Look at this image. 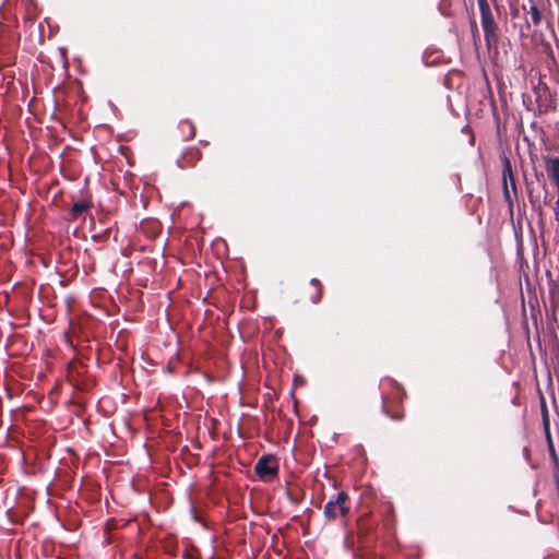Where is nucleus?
<instances>
[{
  "label": "nucleus",
  "instance_id": "obj_6",
  "mask_svg": "<svg viewBox=\"0 0 559 559\" xmlns=\"http://www.w3.org/2000/svg\"><path fill=\"white\" fill-rule=\"evenodd\" d=\"M548 178L559 191V157H544Z\"/></svg>",
  "mask_w": 559,
  "mask_h": 559
},
{
  "label": "nucleus",
  "instance_id": "obj_3",
  "mask_svg": "<svg viewBox=\"0 0 559 559\" xmlns=\"http://www.w3.org/2000/svg\"><path fill=\"white\" fill-rule=\"evenodd\" d=\"M540 406H542V415H543V426H544L545 437L547 440L548 451H549V454L555 463L554 480H555L556 486L559 488V459L557 456L555 444L551 439L548 414H547V409H546L545 400L543 396L540 397Z\"/></svg>",
  "mask_w": 559,
  "mask_h": 559
},
{
  "label": "nucleus",
  "instance_id": "obj_5",
  "mask_svg": "<svg viewBox=\"0 0 559 559\" xmlns=\"http://www.w3.org/2000/svg\"><path fill=\"white\" fill-rule=\"evenodd\" d=\"M273 460V455L264 454L255 463L254 472L261 479L271 478L277 475L278 466L276 464H271Z\"/></svg>",
  "mask_w": 559,
  "mask_h": 559
},
{
  "label": "nucleus",
  "instance_id": "obj_12",
  "mask_svg": "<svg viewBox=\"0 0 559 559\" xmlns=\"http://www.w3.org/2000/svg\"><path fill=\"white\" fill-rule=\"evenodd\" d=\"M390 416H391V418H393V419H401V418H402V416H401V415H390Z\"/></svg>",
  "mask_w": 559,
  "mask_h": 559
},
{
  "label": "nucleus",
  "instance_id": "obj_1",
  "mask_svg": "<svg viewBox=\"0 0 559 559\" xmlns=\"http://www.w3.org/2000/svg\"><path fill=\"white\" fill-rule=\"evenodd\" d=\"M485 41L491 46L497 41V25L487 0H477Z\"/></svg>",
  "mask_w": 559,
  "mask_h": 559
},
{
  "label": "nucleus",
  "instance_id": "obj_13",
  "mask_svg": "<svg viewBox=\"0 0 559 559\" xmlns=\"http://www.w3.org/2000/svg\"><path fill=\"white\" fill-rule=\"evenodd\" d=\"M552 402H554V408L556 409V412H558L555 399H552Z\"/></svg>",
  "mask_w": 559,
  "mask_h": 559
},
{
  "label": "nucleus",
  "instance_id": "obj_8",
  "mask_svg": "<svg viewBox=\"0 0 559 559\" xmlns=\"http://www.w3.org/2000/svg\"><path fill=\"white\" fill-rule=\"evenodd\" d=\"M531 1V7H530V11L527 12V17H526V22L528 23V21L531 20V22L534 24V25H538L540 23V12L539 10L537 9V7L533 3L532 0Z\"/></svg>",
  "mask_w": 559,
  "mask_h": 559
},
{
  "label": "nucleus",
  "instance_id": "obj_2",
  "mask_svg": "<svg viewBox=\"0 0 559 559\" xmlns=\"http://www.w3.org/2000/svg\"><path fill=\"white\" fill-rule=\"evenodd\" d=\"M348 495L345 491H340L334 498L329 500L324 506V516L328 520H335L337 515L346 518L349 514Z\"/></svg>",
  "mask_w": 559,
  "mask_h": 559
},
{
  "label": "nucleus",
  "instance_id": "obj_14",
  "mask_svg": "<svg viewBox=\"0 0 559 559\" xmlns=\"http://www.w3.org/2000/svg\"><path fill=\"white\" fill-rule=\"evenodd\" d=\"M383 411L386 412V405L384 402H383Z\"/></svg>",
  "mask_w": 559,
  "mask_h": 559
},
{
  "label": "nucleus",
  "instance_id": "obj_9",
  "mask_svg": "<svg viewBox=\"0 0 559 559\" xmlns=\"http://www.w3.org/2000/svg\"><path fill=\"white\" fill-rule=\"evenodd\" d=\"M311 284L316 287L317 293L311 297L312 302L317 304L321 299V283L317 278L311 280Z\"/></svg>",
  "mask_w": 559,
  "mask_h": 559
},
{
  "label": "nucleus",
  "instance_id": "obj_11",
  "mask_svg": "<svg viewBox=\"0 0 559 559\" xmlns=\"http://www.w3.org/2000/svg\"><path fill=\"white\" fill-rule=\"evenodd\" d=\"M555 218L559 219V210L556 207L554 209Z\"/></svg>",
  "mask_w": 559,
  "mask_h": 559
},
{
  "label": "nucleus",
  "instance_id": "obj_10",
  "mask_svg": "<svg viewBox=\"0 0 559 559\" xmlns=\"http://www.w3.org/2000/svg\"><path fill=\"white\" fill-rule=\"evenodd\" d=\"M181 127H187L189 129V136L192 138L194 135V128L190 121L181 122Z\"/></svg>",
  "mask_w": 559,
  "mask_h": 559
},
{
  "label": "nucleus",
  "instance_id": "obj_4",
  "mask_svg": "<svg viewBox=\"0 0 559 559\" xmlns=\"http://www.w3.org/2000/svg\"><path fill=\"white\" fill-rule=\"evenodd\" d=\"M502 182L503 195L508 203L512 202L511 192L516 197V185L513 176L511 163L508 157L502 158Z\"/></svg>",
  "mask_w": 559,
  "mask_h": 559
},
{
  "label": "nucleus",
  "instance_id": "obj_7",
  "mask_svg": "<svg viewBox=\"0 0 559 559\" xmlns=\"http://www.w3.org/2000/svg\"><path fill=\"white\" fill-rule=\"evenodd\" d=\"M91 206L92 204L87 201H78L72 205L70 213L73 217H76L91 209Z\"/></svg>",
  "mask_w": 559,
  "mask_h": 559
}]
</instances>
